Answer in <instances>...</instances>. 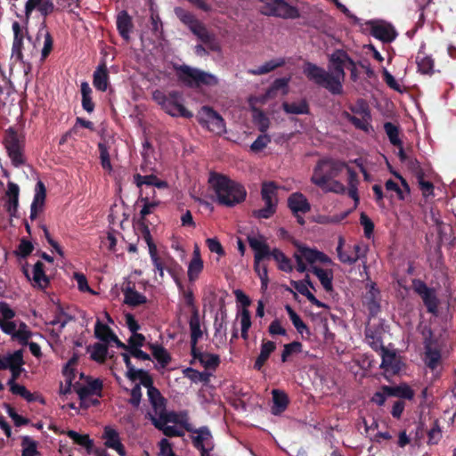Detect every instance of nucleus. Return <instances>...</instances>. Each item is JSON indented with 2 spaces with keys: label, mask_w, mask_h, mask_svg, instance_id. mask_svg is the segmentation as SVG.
I'll return each mask as SVG.
<instances>
[{
  "label": "nucleus",
  "mask_w": 456,
  "mask_h": 456,
  "mask_svg": "<svg viewBox=\"0 0 456 456\" xmlns=\"http://www.w3.org/2000/svg\"><path fill=\"white\" fill-rule=\"evenodd\" d=\"M303 350V344L299 341H293L289 344H285L283 346V351L281 355V360L282 362H287L289 361V358L297 354H300Z\"/></svg>",
  "instance_id": "nucleus-46"
},
{
  "label": "nucleus",
  "mask_w": 456,
  "mask_h": 456,
  "mask_svg": "<svg viewBox=\"0 0 456 456\" xmlns=\"http://www.w3.org/2000/svg\"><path fill=\"white\" fill-rule=\"evenodd\" d=\"M184 377L188 378L194 383L202 382L204 384H208L210 380L211 374L206 371H199L193 368H186L183 370Z\"/></svg>",
  "instance_id": "nucleus-47"
},
{
  "label": "nucleus",
  "mask_w": 456,
  "mask_h": 456,
  "mask_svg": "<svg viewBox=\"0 0 456 456\" xmlns=\"http://www.w3.org/2000/svg\"><path fill=\"white\" fill-rule=\"evenodd\" d=\"M197 121L208 131L221 135L225 132V122L222 116L209 106H203L198 111Z\"/></svg>",
  "instance_id": "nucleus-9"
},
{
  "label": "nucleus",
  "mask_w": 456,
  "mask_h": 456,
  "mask_svg": "<svg viewBox=\"0 0 456 456\" xmlns=\"http://www.w3.org/2000/svg\"><path fill=\"white\" fill-rule=\"evenodd\" d=\"M98 150L100 152V159L102 168L110 172L112 170V166L107 145L103 142H99Z\"/></svg>",
  "instance_id": "nucleus-59"
},
{
  "label": "nucleus",
  "mask_w": 456,
  "mask_h": 456,
  "mask_svg": "<svg viewBox=\"0 0 456 456\" xmlns=\"http://www.w3.org/2000/svg\"><path fill=\"white\" fill-rule=\"evenodd\" d=\"M106 447L115 450L119 456H126L125 446L121 443L118 432L111 427H105L102 434Z\"/></svg>",
  "instance_id": "nucleus-17"
},
{
  "label": "nucleus",
  "mask_w": 456,
  "mask_h": 456,
  "mask_svg": "<svg viewBox=\"0 0 456 456\" xmlns=\"http://www.w3.org/2000/svg\"><path fill=\"white\" fill-rule=\"evenodd\" d=\"M7 385L9 386L12 394L21 396L28 403L35 401L33 394H31L24 386L12 381H8Z\"/></svg>",
  "instance_id": "nucleus-51"
},
{
  "label": "nucleus",
  "mask_w": 456,
  "mask_h": 456,
  "mask_svg": "<svg viewBox=\"0 0 456 456\" xmlns=\"http://www.w3.org/2000/svg\"><path fill=\"white\" fill-rule=\"evenodd\" d=\"M67 436L72 439L76 444L84 447L88 454H92L94 441L88 435H81L74 430H69Z\"/></svg>",
  "instance_id": "nucleus-36"
},
{
  "label": "nucleus",
  "mask_w": 456,
  "mask_h": 456,
  "mask_svg": "<svg viewBox=\"0 0 456 456\" xmlns=\"http://www.w3.org/2000/svg\"><path fill=\"white\" fill-rule=\"evenodd\" d=\"M365 338L368 344L374 351H385V346L382 342L381 331L379 329L366 327Z\"/></svg>",
  "instance_id": "nucleus-28"
},
{
  "label": "nucleus",
  "mask_w": 456,
  "mask_h": 456,
  "mask_svg": "<svg viewBox=\"0 0 456 456\" xmlns=\"http://www.w3.org/2000/svg\"><path fill=\"white\" fill-rule=\"evenodd\" d=\"M109 78L106 64H100L94 72L93 85L98 91L105 92L109 86Z\"/></svg>",
  "instance_id": "nucleus-25"
},
{
  "label": "nucleus",
  "mask_w": 456,
  "mask_h": 456,
  "mask_svg": "<svg viewBox=\"0 0 456 456\" xmlns=\"http://www.w3.org/2000/svg\"><path fill=\"white\" fill-rule=\"evenodd\" d=\"M71 320L72 317L65 313L62 307L59 305L53 319L49 322V324L53 326L60 324V330H61Z\"/></svg>",
  "instance_id": "nucleus-55"
},
{
  "label": "nucleus",
  "mask_w": 456,
  "mask_h": 456,
  "mask_svg": "<svg viewBox=\"0 0 456 456\" xmlns=\"http://www.w3.org/2000/svg\"><path fill=\"white\" fill-rule=\"evenodd\" d=\"M423 345L425 349V363L429 369L435 370L441 361V348L434 347L429 340L424 341Z\"/></svg>",
  "instance_id": "nucleus-24"
},
{
  "label": "nucleus",
  "mask_w": 456,
  "mask_h": 456,
  "mask_svg": "<svg viewBox=\"0 0 456 456\" xmlns=\"http://www.w3.org/2000/svg\"><path fill=\"white\" fill-rule=\"evenodd\" d=\"M288 208L292 214H306L311 210V205L307 198L301 192H294L289 196Z\"/></svg>",
  "instance_id": "nucleus-18"
},
{
  "label": "nucleus",
  "mask_w": 456,
  "mask_h": 456,
  "mask_svg": "<svg viewBox=\"0 0 456 456\" xmlns=\"http://www.w3.org/2000/svg\"><path fill=\"white\" fill-rule=\"evenodd\" d=\"M208 183L220 205L233 207L243 202L247 197L245 187L224 175L211 173Z\"/></svg>",
  "instance_id": "nucleus-2"
},
{
  "label": "nucleus",
  "mask_w": 456,
  "mask_h": 456,
  "mask_svg": "<svg viewBox=\"0 0 456 456\" xmlns=\"http://www.w3.org/2000/svg\"><path fill=\"white\" fill-rule=\"evenodd\" d=\"M203 269V261L201 260L199 253L195 251V256L191 260L188 266V278L190 281H194L198 279L199 274Z\"/></svg>",
  "instance_id": "nucleus-42"
},
{
  "label": "nucleus",
  "mask_w": 456,
  "mask_h": 456,
  "mask_svg": "<svg viewBox=\"0 0 456 456\" xmlns=\"http://www.w3.org/2000/svg\"><path fill=\"white\" fill-rule=\"evenodd\" d=\"M149 419H151V423H166L168 422L172 423H177V414L174 411H167L166 409V406L163 408V410L159 411L156 415L151 414L149 412L148 414Z\"/></svg>",
  "instance_id": "nucleus-39"
},
{
  "label": "nucleus",
  "mask_w": 456,
  "mask_h": 456,
  "mask_svg": "<svg viewBox=\"0 0 456 456\" xmlns=\"http://www.w3.org/2000/svg\"><path fill=\"white\" fill-rule=\"evenodd\" d=\"M284 63H285V61L282 59L271 60L269 61H266L265 64H263L262 66H259L256 69H249L248 73L252 74V75L267 74V73L274 70L275 69L281 67L282 65H284Z\"/></svg>",
  "instance_id": "nucleus-45"
},
{
  "label": "nucleus",
  "mask_w": 456,
  "mask_h": 456,
  "mask_svg": "<svg viewBox=\"0 0 456 456\" xmlns=\"http://www.w3.org/2000/svg\"><path fill=\"white\" fill-rule=\"evenodd\" d=\"M174 69L178 81L189 88L215 86L218 84L217 77L213 74L186 64H175Z\"/></svg>",
  "instance_id": "nucleus-3"
},
{
  "label": "nucleus",
  "mask_w": 456,
  "mask_h": 456,
  "mask_svg": "<svg viewBox=\"0 0 456 456\" xmlns=\"http://www.w3.org/2000/svg\"><path fill=\"white\" fill-rule=\"evenodd\" d=\"M379 294V289L376 288L375 283H372L364 297V305L371 316H376L380 311Z\"/></svg>",
  "instance_id": "nucleus-22"
},
{
  "label": "nucleus",
  "mask_w": 456,
  "mask_h": 456,
  "mask_svg": "<svg viewBox=\"0 0 456 456\" xmlns=\"http://www.w3.org/2000/svg\"><path fill=\"white\" fill-rule=\"evenodd\" d=\"M382 362L381 368L385 369L387 371H391L395 374L400 370L399 361L397 360L395 353L388 352L386 348L385 351H382Z\"/></svg>",
  "instance_id": "nucleus-34"
},
{
  "label": "nucleus",
  "mask_w": 456,
  "mask_h": 456,
  "mask_svg": "<svg viewBox=\"0 0 456 456\" xmlns=\"http://www.w3.org/2000/svg\"><path fill=\"white\" fill-rule=\"evenodd\" d=\"M286 311L289 316L290 321L292 322L294 327L297 329L298 333L303 334L304 331L306 333L309 332V329L305 325V323L302 321L300 316L292 309V307L289 305H286Z\"/></svg>",
  "instance_id": "nucleus-52"
},
{
  "label": "nucleus",
  "mask_w": 456,
  "mask_h": 456,
  "mask_svg": "<svg viewBox=\"0 0 456 456\" xmlns=\"http://www.w3.org/2000/svg\"><path fill=\"white\" fill-rule=\"evenodd\" d=\"M94 335L100 340L109 343L114 335L112 330L107 325L97 320L94 327Z\"/></svg>",
  "instance_id": "nucleus-48"
},
{
  "label": "nucleus",
  "mask_w": 456,
  "mask_h": 456,
  "mask_svg": "<svg viewBox=\"0 0 456 456\" xmlns=\"http://www.w3.org/2000/svg\"><path fill=\"white\" fill-rule=\"evenodd\" d=\"M247 239L249 247L255 252V262H261L265 258L272 256V251L262 236L248 235Z\"/></svg>",
  "instance_id": "nucleus-16"
},
{
  "label": "nucleus",
  "mask_w": 456,
  "mask_h": 456,
  "mask_svg": "<svg viewBox=\"0 0 456 456\" xmlns=\"http://www.w3.org/2000/svg\"><path fill=\"white\" fill-rule=\"evenodd\" d=\"M117 29L120 37L126 42L130 40V32L134 28L131 16L126 11H121L117 16Z\"/></svg>",
  "instance_id": "nucleus-20"
},
{
  "label": "nucleus",
  "mask_w": 456,
  "mask_h": 456,
  "mask_svg": "<svg viewBox=\"0 0 456 456\" xmlns=\"http://www.w3.org/2000/svg\"><path fill=\"white\" fill-rule=\"evenodd\" d=\"M92 348L91 359L97 362L103 363L107 358L108 346L106 344L95 343Z\"/></svg>",
  "instance_id": "nucleus-53"
},
{
  "label": "nucleus",
  "mask_w": 456,
  "mask_h": 456,
  "mask_svg": "<svg viewBox=\"0 0 456 456\" xmlns=\"http://www.w3.org/2000/svg\"><path fill=\"white\" fill-rule=\"evenodd\" d=\"M156 428L162 431L163 434L167 437H180L184 435V433L178 429L175 426H167L166 423H152Z\"/></svg>",
  "instance_id": "nucleus-58"
},
{
  "label": "nucleus",
  "mask_w": 456,
  "mask_h": 456,
  "mask_svg": "<svg viewBox=\"0 0 456 456\" xmlns=\"http://www.w3.org/2000/svg\"><path fill=\"white\" fill-rule=\"evenodd\" d=\"M4 147L14 167H19L25 164L24 143L18 133L10 127L4 135Z\"/></svg>",
  "instance_id": "nucleus-8"
},
{
  "label": "nucleus",
  "mask_w": 456,
  "mask_h": 456,
  "mask_svg": "<svg viewBox=\"0 0 456 456\" xmlns=\"http://www.w3.org/2000/svg\"><path fill=\"white\" fill-rule=\"evenodd\" d=\"M147 395L149 402L153 408L154 415H156L159 411L163 410V408L166 406L167 400L157 387L151 388L149 391H147Z\"/></svg>",
  "instance_id": "nucleus-32"
},
{
  "label": "nucleus",
  "mask_w": 456,
  "mask_h": 456,
  "mask_svg": "<svg viewBox=\"0 0 456 456\" xmlns=\"http://www.w3.org/2000/svg\"><path fill=\"white\" fill-rule=\"evenodd\" d=\"M241 338L245 340L248 338V330L251 327L250 313L248 309H243L240 316Z\"/></svg>",
  "instance_id": "nucleus-62"
},
{
  "label": "nucleus",
  "mask_w": 456,
  "mask_h": 456,
  "mask_svg": "<svg viewBox=\"0 0 456 456\" xmlns=\"http://www.w3.org/2000/svg\"><path fill=\"white\" fill-rule=\"evenodd\" d=\"M254 270L261 281V289L266 290L269 283L267 266L261 262L254 261Z\"/></svg>",
  "instance_id": "nucleus-56"
},
{
  "label": "nucleus",
  "mask_w": 456,
  "mask_h": 456,
  "mask_svg": "<svg viewBox=\"0 0 456 456\" xmlns=\"http://www.w3.org/2000/svg\"><path fill=\"white\" fill-rule=\"evenodd\" d=\"M175 12L178 19L189 28L195 25V23L199 20L194 14L181 7L175 8Z\"/></svg>",
  "instance_id": "nucleus-54"
},
{
  "label": "nucleus",
  "mask_w": 456,
  "mask_h": 456,
  "mask_svg": "<svg viewBox=\"0 0 456 456\" xmlns=\"http://www.w3.org/2000/svg\"><path fill=\"white\" fill-rule=\"evenodd\" d=\"M12 28L13 32L12 55L14 56L17 61H24L22 53V45L25 37L28 38V36H29L28 29L22 28L18 21L12 22Z\"/></svg>",
  "instance_id": "nucleus-15"
},
{
  "label": "nucleus",
  "mask_w": 456,
  "mask_h": 456,
  "mask_svg": "<svg viewBox=\"0 0 456 456\" xmlns=\"http://www.w3.org/2000/svg\"><path fill=\"white\" fill-rule=\"evenodd\" d=\"M311 271L317 276L326 292L333 291V272L318 266H312Z\"/></svg>",
  "instance_id": "nucleus-27"
},
{
  "label": "nucleus",
  "mask_w": 456,
  "mask_h": 456,
  "mask_svg": "<svg viewBox=\"0 0 456 456\" xmlns=\"http://www.w3.org/2000/svg\"><path fill=\"white\" fill-rule=\"evenodd\" d=\"M303 259H305L309 264H314L316 262L322 264H330L331 263V259L323 252H321L317 249L310 248L307 247L300 246L298 247L297 253Z\"/></svg>",
  "instance_id": "nucleus-19"
},
{
  "label": "nucleus",
  "mask_w": 456,
  "mask_h": 456,
  "mask_svg": "<svg viewBox=\"0 0 456 456\" xmlns=\"http://www.w3.org/2000/svg\"><path fill=\"white\" fill-rule=\"evenodd\" d=\"M45 186L42 181H38L36 184V194L34 196V200L31 205L42 207L45 203Z\"/></svg>",
  "instance_id": "nucleus-61"
},
{
  "label": "nucleus",
  "mask_w": 456,
  "mask_h": 456,
  "mask_svg": "<svg viewBox=\"0 0 456 456\" xmlns=\"http://www.w3.org/2000/svg\"><path fill=\"white\" fill-rule=\"evenodd\" d=\"M278 187L274 182H265L262 183L261 197L265 205H276V191Z\"/></svg>",
  "instance_id": "nucleus-31"
},
{
  "label": "nucleus",
  "mask_w": 456,
  "mask_h": 456,
  "mask_svg": "<svg viewBox=\"0 0 456 456\" xmlns=\"http://www.w3.org/2000/svg\"><path fill=\"white\" fill-rule=\"evenodd\" d=\"M275 342L263 338L261 342L260 354H258L254 362V369L256 370H261L263 366L265 364L270 355L275 351Z\"/></svg>",
  "instance_id": "nucleus-21"
},
{
  "label": "nucleus",
  "mask_w": 456,
  "mask_h": 456,
  "mask_svg": "<svg viewBox=\"0 0 456 456\" xmlns=\"http://www.w3.org/2000/svg\"><path fill=\"white\" fill-rule=\"evenodd\" d=\"M330 61L332 66L331 73L316 64L306 62L304 67V74L309 80L325 88L331 94L338 95L343 93L342 83L346 77L345 69L350 70L351 79L353 81L358 79L356 63L344 51L333 53L330 58Z\"/></svg>",
  "instance_id": "nucleus-1"
},
{
  "label": "nucleus",
  "mask_w": 456,
  "mask_h": 456,
  "mask_svg": "<svg viewBox=\"0 0 456 456\" xmlns=\"http://www.w3.org/2000/svg\"><path fill=\"white\" fill-rule=\"evenodd\" d=\"M273 395V405L271 407V412L273 415H280L287 409L289 400L288 395L280 389H273L272 391Z\"/></svg>",
  "instance_id": "nucleus-23"
},
{
  "label": "nucleus",
  "mask_w": 456,
  "mask_h": 456,
  "mask_svg": "<svg viewBox=\"0 0 456 456\" xmlns=\"http://www.w3.org/2000/svg\"><path fill=\"white\" fill-rule=\"evenodd\" d=\"M346 163L331 158H323L317 161L313 170L311 183L323 189L329 182L339 175Z\"/></svg>",
  "instance_id": "nucleus-5"
},
{
  "label": "nucleus",
  "mask_w": 456,
  "mask_h": 456,
  "mask_svg": "<svg viewBox=\"0 0 456 456\" xmlns=\"http://www.w3.org/2000/svg\"><path fill=\"white\" fill-rule=\"evenodd\" d=\"M184 428L186 431L196 434L191 436V442L194 448L200 452V456H213L211 453L214 450L215 444L213 436L209 428L206 426L199 428H192L191 425L185 424Z\"/></svg>",
  "instance_id": "nucleus-10"
},
{
  "label": "nucleus",
  "mask_w": 456,
  "mask_h": 456,
  "mask_svg": "<svg viewBox=\"0 0 456 456\" xmlns=\"http://www.w3.org/2000/svg\"><path fill=\"white\" fill-rule=\"evenodd\" d=\"M138 201L142 203V208L140 211V224L146 223V216L152 214L155 209L159 206V200L151 201L149 198L140 196Z\"/></svg>",
  "instance_id": "nucleus-38"
},
{
  "label": "nucleus",
  "mask_w": 456,
  "mask_h": 456,
  "mask_svg": "<svg viewBox=\"0 0 456 456\" xmlns=\"http://www.w3.org/2000/svg\"><path fill=\"white\" fill-rule=\"evenodd\" d=\"M44 38V45L41 50V61H44L51 53L53 46V39L48 31L45 23L41 24L36 37L28 36V53L27 57H33L38 53V46L41 44V39Z\"/></svg>",
  "instance_id": "nucleus-7"
},
{
  "label": "nucleus",
  "mask_w": 456,
  "mask_h": 456,
  "mask_svg": "<svg viewBox=\"0 0 456 456\" xmlns=\"http://www.w3.org/2000/svg\"><path fill=\"white\" fill-rule=\"evenodd\" d=\"M342 117L347 121H349L352 125H354L355 128L360 129L362 131L369 132L370 128L371 127V126L369 123L371 118L364 117L359 118L347 111H343Z\"/></svg>",
  "instance_id": "nucleus-41"
},
{
  "label": "nucleus",
  "mask_w": 456,
  "mask_h": 456,
  "mask_svg": "<svg viewBox=\"0 0 456 456\" xmlns=\"http://www.w3.org/2000/svg\"><path fill=\"white\" fill-rule=\"evenodd\" d=\"M73 387L82 403H86L92 395L102 396L103 383L100 379H93L88 377L86 385L76 383Z\"/></svg>",
  "instance_id": "nucleus-14"
},
{
  "label": "nucleus",
  "mask_w": 456,
  "mask_h": 456,
  "mask_svg": "<svg viewBox=\"0 0 456 456\" xmlns=\"http://www.w3.org/2000/svg\"><path fill=\"white\" fill-rule=\"evenodd\" d=\"M150 349L151 350L153 357L159 362L161 367H167L171 362V355L164 346L157 344H150Z\"/></svg>",
  "instance_id": "nucleus-37"
},
{
  "label": "nucleus",
  "mask_w": 456,
  "mask_h": 456,
  "mask_svg": "<svg viewBox=\"0 0 456 456\" xmlns=\"http://www.w3.org/2000/svg\"><path fill=\"white\" fill-rule=\"evenodd\" d=\"M125 303L135 307L147 302V297L136 291L134 288L127 287L124 289Z\"/></svg>",
  "instance_id": "nucleus-30"
},
{
  "label": "nucleus",
  "mask_w": 456,
  "mask_h": 456,
  "mask_svg": "<svg viewBox=\"0 0 456 456\" xmlns=\"http://www.w3.org/2000/svg\"><path fill=\"white\" fill-rule=\"evenodd\" d=\"M411 287L413 291L422 299L428 313L437 315L440 301L436 296V290L434 288L428 287L420 279H413Z\"/></svg>",
  "instance_id": "nucleus-11"
},
{
  "label": "nucleus",
  "mask_w": 456,
  "mask_h": 456,
  "mask_svg": "<svg viewBox=\"0 0 456 456\" xmlns=\"http://www.w3.org/2000/svg\"><path fill=\"white\" fill-rule=\"evenodd\" d=\"M384 130L392 145L401 147L402 141L399 138V126L392 122H386L384 124Z\"/></svg>",
  "instance_id": "nucleus-50"
},
{
  "label": "nucleus",
  "mask_w": 456,
  "mask_h": 456,
  "mask_svg": "<svg viewBox=\"0 0 456 456\" xmlns=\"http://www.w3.org/2000/svg\"><path fill=\"white\" fill-rule=\"evenodd\" d=\"M282 110L287 114H308L310 111L309 104L306 100L303 99L298 102H284L282 103Z\"/></svg>",
  "instance_id": "nucleus-33"
},
{
  "label": "nucleus",
  "mask_w": 456,
  "mask_h": 456,
  "mask_svg": "<svg viewBox=\"0 0 456 456\" xmlns=\"http://www.w3.org/2000/svg\"><path fill=\"white\" fill-rule=\"evenodd\" d=\"M342 245L343 241L342 239H340L339 244L337 248L338 259L344 264L353 265L356 263L359 259L358 252L360 251V246L354 245V254H349L346 251L342 250Z\"/></svg>",
  "instance_id": "nucleus-43"
},
{
  "label": "nucleus",
  "mask_w": 456,
  "mask_h": 456,
  "mask_svg": "<svg viewBox=\"0 0 456 456\" xmlns=\"http://www.w3.org/2000/svg\"><path fill=\"white\" fill-rule=\"evenodd\" d=\"M151 260L154 266L155 272H158L161 279L164 277V271L167 270L170 275L175 279L177 286L181 290H183V287L182 283L178 281L176 277V269H181V266L174 261L173 258H168L167 260L162 259L158 251L154 252V248H151Z\"/></svg>",
  "instance_id": "nucleus-12"
},
{
  "label": "nucleus",
  "mask_w": 456,
  "mask_h": 456,
  "mask_svg": "<svg viewBox=\"0 0 456 456\" xmlns=\"http://www.w3.org/2000/svg\"><path fill=\"white\" fill-rule=\"evenodd\" d=\"M152 99L171 117L191 118L193 116L191 111L183 106V96L180 91L173 90L166 94L157 89L152 93Z\"/></svg>",
  "instance_id": "nucleus-4"
},
{
  "label": "nucleus",
  "mask_w": 456,
  "mask_h": 456,
  "mask_svg": "<svg viewBox=\"0 0 456 456\" xmlns=\"http://www.w3.org/2000/svg\"><path fill=\"white\" fill-rule=\"evenodd\" d=\"M349 110L362 118H371L370 109L363 100H359L355 105H350Z\"/></svg>",
  "instance_id": "nucleus-63"
},
{
  "label": "nucleus",
  "mask_w": 456,
  "mask_h": 456,
  "mask_svg": "<svg viewBox=\"0 0 456 456\" xmlns=\"http://www.w3.org/2000/svg\"><path fill=\"white\" fill-rule=\"evenodd\" d=\"M416 63L418 66V71L425 75H432L434 72V60L426 55L424 53H418L416 57Z\"/></svg>",
  "instance_id": "nucleus-35"
},
{
  "label": "nucleus",
  "mask_w": 456,
  "mask_h": 456,
  "mask_svg": "<svg viewBox=\"0 0 456 456\" xmlns=\"http://www.w3.org/2000/svg\"><path fill=\"white\" fill-rule=\"evenodd\" d=\"M189 326L191 330V344L197 345L203 335L200 329V319L197 307H193V311L189 321Z\"/></svg>",
  "instance_id": "nucleus-26"
},
{
  "label": "nucleus",
  "mask_w": 456,
  "mask_h": 456,
  "mask_svg": "<svg viewBox=\"0 0 456 456\" xmlns=\"http://www.w3.org/2000/svg\"><path fill=\"white\" fill-rule=\"evenodd\" d=\"M269 142H271V137L268 134H260L250 145V150L253 152L257 153L263 151Z\"/></svg>",
  "instance_id": "nucleus-64"
},
{
  "label": "nucleus",
  "mask_w": 456,
  "mask_h": 456,
  "mask_svg": "<svg viewBox=\"0 0 456 456\" xmlns=\"http://www.w3.org/2000/svg\"><path fill=\"white\" fill-rule=\"evenodd\" d=\"M33 281L35 283L34 286L39 289H45L48 287L50 283V280L45 272V265L41 261H37L34 265Z\"/></svg>",
  "instance_id": "nucleus-29"
},
{
  "label": "nucleus",
  "mask_w": 456,
  "mask_h": 456,
  "mask_svg": "<svg viewBox=\"0 0 456 456\" xmlns=\"http://www.w3.org/2000/svg\"><path fill=\"white\" fill-rule=\"evenodd\" d=\"M37 442L33 440L28 436L21 437V456H38L39 452L37 451Z\"/></svg>",
  "instance_id": "nucleus-44"
},
{
  "label": "nucleus",
  "mask_w": 456,
  "mask_h": 456,
  "mask_svg": "<svg viewBox=\"0 0 456 456\" xmlns=\"http://www.w3.org/2000/svg\"><path fill=\"white\" fill-rule=\"evenodd\" d=\"M93 90L86 81L81 83V94H82V107L83 109L91 113L94 110V103L92 99Z\"/></svg>",
  "instance_id": "nucleus-40"
},
{
  "label": "nucleus",
  "mask_w": 456,
  "mask_h": 456,
  "mask_svg": "<svg viewBox=\"0 0 456 456\" xmlns=\"http://www.w3.org/2000/svg\"><path fill=\"white\" fill-rule=\"evenodd\" d=\"M276 208V205H265L263 208L254 209L251 216L256 219H268L274 215Z\"/></svg>",
  "instance_id": "nucleus-60"
},
{
  "label": "nucleus",
  "mask_w": 456,
  "mask_h": 456,
  "mask_svg": "<svg viewBox=\"0 0 456 456\" xmlns=\"http://www.w3.org/2000/svg\"><path fill=\"white\" fill-rule=\"evenodd\" d=\"M272 256L279 264V269L289 273L293 270L290 259L278 248L272 250Z\"/></svg>",
  "instance_id": "nucleus-49"
},
{
  "label": "nucleus",
  "mask_w": 456,
  "mask_h": 456,
  "mask_svg": "<svg viewBox=\"0 0 456 456\" xmlns=\"http://www.w3.org/2000/svg\"><path fill=\"white\" fill-rule=\"evenodd\" d=\"M263 4L260 12L265 16H273L281 19H297L300 12L296 6L289 4L285 0H258Z\"/></svg>",
  "instance_id": "nucleus-6"
},
{
  "label": "nucleus",
  "mask_w": 456,
  "mask_h": 456,
  "mask_svg": "<svg viewBox=\"0 0 456 456\" xmlns=\"http://www.w3.org/2000/svg\"><path fill=\"white\" fill-rule=\"evenodd\" d=\"M366 24L370 28V34L384 44L393 42L398 35L395 27L384 20H370Z\"/></svg>",
  "instance_id": "nucleus-13"
},
{
  "label": "nucleus",
  "mask_w": 456,
  "mask_h": 456,
  "mask_svg": "<svg viewBox=\"0 0 456 456\" xmlns=\"http://www.w3.org/2000/svg\"><path fill=\"white\" fill-rule=\"evenodd\" d=\"M134 381L139 379L140 380V384L142 385L144 387L147 388V391H149L151 388H154V385H153V379L152 377L149 374L148 371L142 370V369H138L134 373Z\"/></svg>",
  "instance_id": "nucleus-57"
}]
</instances>
